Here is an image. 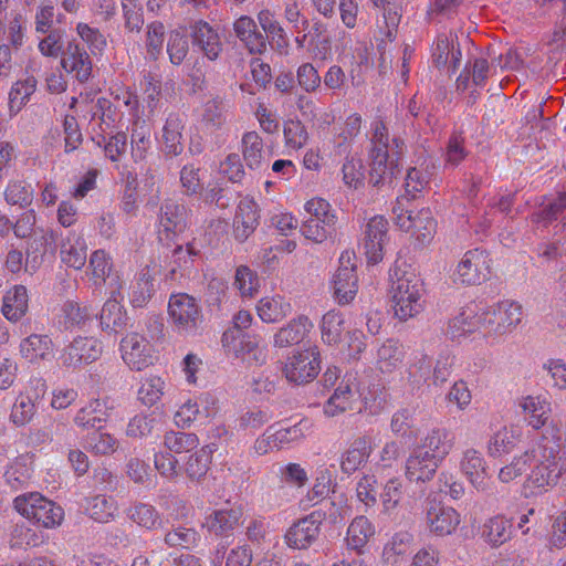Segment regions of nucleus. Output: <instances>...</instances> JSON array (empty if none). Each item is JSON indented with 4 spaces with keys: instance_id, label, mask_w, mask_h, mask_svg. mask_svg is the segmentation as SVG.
I'll list each match as a JSON object with an SVG mask.
<instances>
[{
    "instance_id": "f257e3e1",
    "label": "nucleus",
    "mask_w": 566,
    "mask_h": 566,
    "mask_svg": "<svg viewBox=\"0 0 566 566\" xmlns=\"http://www.w3.org/2000/svg\"><path fill=\"white\" fill-rule=\"evenodd\" d=\"M564 440L559 430L545 427L539 440L533 447L534 467L528 482L537 489L554 488L566 475V462H563Z\"/></svg>"
},
{
    "instance_id": "f03ea898",
    "label": "nucleus",
    "mask_w": 566,
    "mask_h": 566,
    "mask_svg": "<svg viewBox=\"0 0 566 566\" xmlns=\"http://www.w3.org/2000/svg\"><path fill=\"white\" fill-rule=\"evenodd\" d=\"M390 277L394 313L397 318L405 322L421 312L423 284L415 272L402 270L397 263L390 270Z\"/></svg>"
},
{
    "instance_id": "7ed1b4c3",
    "label": "nucleus",
    "mask_w": 566,
    "mask_h": 566,
    "mask_svg": "<svg viewBox=\"0 0 566 566\" xmlns=\"http://www.w3.org/2000/svg\"><path fill=\"white\" fill-rule=\"evenodd\" d=\"M371 144L369 182L378 188L391 186L401 169L398 158L389 155V136L382 122L375 123Z\"/></svg>"
},
{
    "instance_id": "20e7f679",
    "label": "nucleus",
    "mask_w": 566,
    "mask_h": 566,
    "mask_svg": "<svg viewBox=\"0 0 566 566\" xmlns=\"http://www.w3.org/2000/svg\"><path fill=\"white\" fill-rule=\"evenodd\" d=\"M13 503L21 515L45 528L60 525L64 517L63 509L40 493L19 495Z\"/></svg>"
},
{
    "instance_id": "39448f33",
    "label": "nucleus",
    "mask_w": 566,
    "mask_h": 566,
    "mask_svg": "<svg viewBox=\"0 0 566 566\" xmlns=\"http://www.w3.org/2000/svg\"><path fill=\"white\" fill-rule=\"evenodd\" d=\"M523 319L520 303L504 300L482 312V327L489 335L502 336L513 332Z\"/></svg>"
},
{
    "instance_id": "423d86ee",
    "label": "nucleus",
    "mask_w": 566,
    "mask_h": 566,
    "mask_svg": "<svg viewBox=\"0 0 566 566\" xmlns=\"http://www.w3.org/2000/svg\"><path fill=\"white\" fill-rule=\"evenodd\" d=\"M490 274V254L476 248L464 253L453 272V281L463 285H478L485 282Z\"/></svg>"
},
{
    "instance_id": "0eeeda50",
    "label": "nucleus",
    "mask_w": 566,
    "mask_h": 566,
    "mask_svg": "<svg viewBox=\"0 0 566 566\" xmlns=\"http://www.w3.org/2000/svg\"><path fill=\"white\" fill-rule=\"evenodd\" d=\"M48 386L44 379H31L24 391L20 392L11 408L10 420L17 427L30 423L36 415L40 402L45 397Z\"/></svg>"
},
{
    "instance_id": "6e6552de",
    "label": "nucleus",
    "mask_w": 566,
    "mask_h": 566,
    "mask_svg": "<svg viewBox=\"0 0 566 566\" xmlns=\"http://www.w3.org/2000/svg\"><path fill=\"white\" fill-rule=\"evenodd\" d=\"M221 342L228 353H232L249 366H260L266 360V354L260 347L256 336L239 333L235 329H228L223 333Z\"/></svg>"
},
{
    "instance_id": "1a4fd4ad",
    "label": "nucleus",
    "mask_w": 566,
    "mask_h": 566,
    "mask_svg": "<svg viewBox=\"0 0 566 566\" xmlns=\"http://www.w3.org/2000/svg\"><path fill=\"white\" fill-rule=\"evenodd\" d=\"M169 315L180 332L193 334L202 323V313L195 297L179 293L168 304Z\"/></svg>"
},
{
    "instance_id": "9d476101",
    "label": "nucleus",
    "mask_w": 566,
    "mask_h": 566,
    "mask_svg": "<svg viewBox=\"0 0 566 566\" xmlns=\"http://www.w3.org/2000/svg\"><path fill=\"white\" fill-rule=\"evenodd\" d=\"M319 371V354L314 349L298 352L287 358L283 373L290 382L303 385L312 381Z\"/></svg>"
},
{
    "instance_id": "9b49d317",
    "label": "nucleus",
    "mask_w": 566,
    "mask_h": 566,
    "mask_svg": "<svg viewBox=\"0 0 566 566\" xmlns=\"http://www.w3.org/2000/svg\"><path fill=\"white\" fill-rule=\"evenodd\" d=\"M102 354L101 343L93 337H76L61 353L59 360L66 368H77L98 359Z\"/></svg>"
},
{
    "instance_id": "f8f14e48",
    "label": "nucleus",
    "mask_w": 566,
    "mask_h": 566,
    "mask_svg": "<svg viewBox=\"0 0 566 566\" xmlns=\"http://www.w3.org/2000/svg\"><path fill=\"white\" fill-rule=\"evenodd\" d=\"M426 522L431 533L439 536L452 534L460 524V514L436 499L426 501Z\"/></svg>"
},
{
    "instance_id": "ddd939ff",
    "label": "nucleus",
    "mask_w": 566,
    "mask_h": 566,
    "mask_svg": "<svg viewBox=\"0 0 566 566\" xmlns=\"http://www.w3.org/2000/svg\"><path fill=\"white\" fill-rule=\"evenodd\" d=\"M189 36L192 45L198 48L209 61H217L220 57L223 44L218 30L210 23L201 19L191 22Z\"/></svg>"
},
{
    "instance_id": "4468645a",
    "label": "nucleus",
    "mask_w": 566,
    "mask_h": 566,
    "mask_svg": "<svg viewBox=\"0 0 566 566\" xmlns=\"http://www.w3.org/2000/svg\"><path fill=\"white\" fill-rule=\"evenodd\" d=\"M120 352L130 369L143 370L154 360L151 344L138 333H129L122 339Z\"/></svg>"
},
{
    "instance_id": "2eb2a0df",
    "label": "nucleus",
    "mask_w": 566,
    "mask_h": 566,
    "mask_svg": "<svg viewBox=\"0 0 566 566\" xmlns=\"http://www.w3.org/2000/svg\"><path fill=\"white\" fill-rule=\"evenodd\" d=\"M387 232L388 221L382 216H375L367 222L360 244L369 263L376 264L382 260Z\"/></svg>"
},
{
    "instance_id": "dca6fc26",
    "label": "nucleus",
    "mask_w": 566,
    "mask_h": 566,
    "mask_svg": "<svg viewBox=\"0 0 566 566\" xmlns=\"http://www.w3.org/2000/svg\"><path fill=\"white\" fill-rule=\"evenodd\" d=\"M323 515L319 511H314L294 523L285 534L286 544L297 549L312 545L319 534Z\"/></svg>"
},
{
    "instance_id": "f3484780",
    "label": "nucleus",
    "mask_w": 566,
    "mask_h": 566,
    "mask_svg": "<svg viewBox=\"0 0 566 566\" xmlns=\"http://www.w3.org/2000/svg\"><path fill=\"white\" fill-rule=\"evenodd\" d=\"M455 38L457 35L452 32L440 33L431 48L432 64L439 70L447 67L450 74L455 73L462 59L459 44L455 46L454 43Z\"/></svg>"
},
{
    "instance_id": "a211bd4d",
    "label": "nucleus",
    "mask_w": 566,
    "mask_h": 566,
    "mask_svg": "<svg viewBox=\"0 0 566 566\" xmlns=\"http://www.w3.org/2000/svg\"><path fill=\"white\" fill-rule=\"evenodd\" d=\"M398 227L403 231H411L417 241L426 244L433 238L437 223L429 209H421L416 214L412 211L400 213Z\"/></svg>"
},
{
    "instance_id": "6ab92c4d",
    "label": "nucleus",
    "mask_w": 566,
    "mask_h": 566,
    "mask_svg": "<svg viewBox=\"0 0 566 566\" xmlns=\"http://www.w3.org/2000/svg\"><path fill=\"white\" fill-rule=\"evenodd\" d=\"M61 65L67 73H74L80 83L87 82L92 75V60L76 41L67 42L62 51Z\"/></svg>"
},
{
    "instance_id": "aec40b11",
    "label": "nucleus",
    "mask_w": 566,
    "mask_h": 566,
    "mask_svg": "<svg viewBox=\"0 0 566 566\" xmlns=\"http://www.w3.org/2000/svg\"><path fill=\"white\" fill-rule=\"evenodd\" d=\"M243 511L240 506L226 507L212 511L202 524L207 531L219 537H228L242 524Z\"/></svg>"
},
{
    "instance_id": "412c9836",
    "label": "nucleus",
    "mask_w": 566,
    "mask_h": 566,
    "mask_svg": "<svg viewBox=\"0 0 566 566\" xmlns=\"http://www.w3.org/2000/svg\"><path fill=\"white\" fill-rule=\"evenodd\" d=\"M259 219L256 202L249 198L242 199L237 207L233 219L234 239L240 243L245 242L258 228Z\"/></svg>"
},
{
    "instance_id": "4be33fe9",
    "label": "nucleus",
    "mask_w": 566,
    "mask_h": 566,
    "mask_svg": "<svg viewBox=\"0 0 566 566\" xmlns=\"http://www.w3.org/2000/svg\"><path fill=\"white\" fill-rule=\"evenodd\" d=\"M453 448L452 434L443 428H433L420 440L415 450L441 463Z\"/></svg>"
},
{
    "instance_id": "5701e85b",
    "label": "nucleus",
    "mask_w": 566,
    "mask_h": 566,
    "mask_svg": "<svg viewBox=\"0 0 566 566\" xmlns=\"http://www.w3.org/2000/svg\"><path fill=\"white\" fill-rule=\"evenodd\" d=\"M373 451V439L369 436L357 437L340 457V470L352 474L364 467Z\"/></svg>"
},
{
    "instance_id": "b1692460",
    "label": "nucleus",
    "mask_w": 566,
    "mask_h": 566,
    "mask_svg": "<svg viewBox=\"0 0 566 566\" xmlns=\"http://www.w3.org/2000/svg\"><path fill=\"white\" fill-rule=\"evenodd\" d=\"M440 463L426 453L413 449L405 465V475L409 482L426 483L433 479Z\"/></svg>"
},
{
    "instance_id": "393cba45",
    "label": "nucleus",
    "mask_w": 566,
    "mask_h": 566,
    "mask_svg": "<svg viewBox=\"0 0 566 566\" xmlns=\"http://www.w3.org/2000/svg\"><path fill=\"white\" fill-rule=\"evenodd\" d=\"M108 417L106 402L93 399L77 410L73 422L82 431H99Z\"/></svg>"
},
{
    "instance_id": "a878e982",
    "label": "nucleus",
    "mask_w": 566,
    "mask_h": 566,
    "mask_svg": "<svg viewBox=\"0 0 566 566\" xmlns=\"http://www.w3.org/2000/svg\"><path fill=\"white\" fill-rule=\"evenodd\" d=\"M461 470L478 491H485L489 488L490 474L479 451L469 449L463 453Z\"/></svg>"
},
{
    "instance_id": "bb28decb",
    "label": "nucleus",
    "mask_w": 566,
    "mask_h": 566,
    "mask_svg": "<svg viewBox=\"0 0 566 566\" xmlns=\"http://www.w3.org/2000/svg\"><path fill=\"white\" fill-rule=\"evenodd\" d=\"M184 119L179 114L167 116L161 134V150L167 157H177L184 151Z\"/></svg>"
},
{
    "instance_id": "cd10ccee",
    "label": "nucleus",
    "mask_w": 566,
    "mask_h": 566,
    "mask_svg": "<svg viewBox=\"0 0 566 566\" xmlns=\"http://www.w3.org/2000/svg\"><path fill=\"white\" fill-rule=\"evenodd\" d=\"M313 328V323L306 315H298L281 327L273 337V345L285 348L300 344Z\"/></svg>"
},
{
    "instance_id": "c85d7f7f",
    "label": "nucleus",
    "mask_w": 566,
    "mask_h": 566,
    "mask_svg": "<svg viewBox=\"0 0 566 566\" xmlns=\"http://www.w3.org/2000/svg\"><path fill=\"white\" fill-rule=\"evenodd\" d=\"M356 387V373H346L339 384L334 388V394L324 405V412L334 417L348 409L353 397V388Z\"/></svg>"
},
{
    "instance_id": "c756f323",
    "label": "nucleus",
    "mask_w": 566,
    "mask_h": 566,
    "mask_svg": "<svg viewBox=\"0 0 566 566\" xmlns=\"http://www.w3.org/2000/svg\"><path fill=\"white\" fill-rule=\"evenodd\" d=\"M241 150L247 167L251 170H263L269 166L263 139L256 132H248L241 140Z\"/></svg>"
},
{
    "instance_id": "7c9ffc66",
    "label": "nucleus",
    "mask_w": 566,
    "mask_h": 566,
    "mask_svg": "<svg viewBox=\"0 0 566 566\" xmlns=\"http://www.w3.org/2000/svg\"><path fill=\"white\" fill-rule=\"evenodd\" d=\"M155 293V275L147 265L143 268L129 287V302L135 308L145 307Z\"/></svg>"
},
{
    "instance_id": "2f4dec72",
    "label": "nucleus",
    "mask_w": 566,
    "mask_h": 566,
    "mask_svg": "<svg viewBox=\"0 0 566 566\" xmlns=\"http://www.w3.org/2000/svg\"><path fill=\"white\" fill-rule=\"evenodd\" d=\"M159 221L165 231L182 232L188 223V209L181 202L166 199L160 207Z\"/></svg>"
},
{
    "instance_id": "473e14b6",
    "label": "nucleus",
    "mask_w": 566,
    "mask_h": 566,
    "mask_svg": "<svg viewBox=\"0 0 566 566\" xmlns=\"http://www.w3.org/2000/svg\"><path fill=\"white\" fill-rule=\"evenodd\" d=\"M522 440V430L516 426L503 427L497 430L488 443V452L493 458L512 452Z\"/></svg>"
},
{
    "instance_id": "72a5a7b5",
    "label": "nucleus",
    "mask_w": 566,
    "mask_h": 566,
    "mask_svg": "<svg viewBox=\"0 0 566 566\" xmlns=\"http://www.w3.org/2000/svg\"><path fill=\"white\" fill-rule=\"evenodd\" d=\"M258 21L265 33L264 36L266 42H269L273 49L283 51L289 48V38L286 32L271 10H261L258 13Z\"/></svg>"
},
{
    "instance_id": "f704fd0d",
    "label": "nucleus",
    "mask_w": 566,
    "mask_h": 566,
    "mask_svg": "<svg viewBox=\"0 0 566 566\" xmlns=\"http://www.w3.org/2000/svg\"><path fill=\"white\" fill-rule=\"evenodd\" d=\"M83 509L92 520L98 523H108L114 520L118 511L116 500L105 494L86 497Z\"/></svg>"
},
{
    "instance_id": "c9c22d12",
    "label": "nucleus",
    "mask_w": 566,
    "mask_h": 566,
    "mask_svg": "<svg viewBox=\"0 0 566 566\" xmlns=\"http://www.w3.org/2000/svg\"><path fill=\"white\" fill-rule=\"evenodd\" d=\"M93 316H97V314L91 306L81 305L75 301H66L61 308L59 327L64 331L81 327Z\"/></svg>"
},
{
    "instance_id": "e433bc0d",
    "label": "nucleus",
    "mask_w": 566,
    "mask_h": 566,
    "mask_svg": "<svg viewBox=\"0 0 566 566\" xmlns=\"http://www.w3.org/2000/svg\"><path fill=\"white\" fill-rule=\"evenodd\" d=\"M53 352V342L49 335L32 334L20 343V353L29 361L45 360Z\"/></svg>"
},
{
    "instance_id": "4c0bfd02",
    "label": "nucleus",
    "mask_w": 566,
    "mask_h": 566,
    "mask_svg": "<svg viewBox=\"0 0 566 566\" xmlns=\"http://www.w3.org/2000/svg\"><path fill=\"white\" fill-rule=\"evenodd\" d=\"M28 291L23 285H15L3 296L2 313L7 319L18 322L28 311Z\"/></svg>"
},
{
    "instance_id": "58836bf2",
    "label": "nucleus",
    "mask_w": 566,
    "mask_h": 566,
    "mask_svg": "<svg viewBox=\"0 0 566 566\" xmlns=\"http://www.w3.org/2000/svg\"><path fill=\"white\" fill-rule=\"evenodd\" d=\"M126 516L139 527L148 531L157 530L163 523L161 515L157 509L144 502H134L126 510Z\"/></svg>"
},
{
    "instance_id": "ea45409f",
    "label": "nucleus",
    "mask_w": 566,
    "mask_h": 566,
    "mask_svg": "<svg viewBox=\"0 0 566 566\" xmlns=\"http://www.w3.org/2000/svg\"><path fill=\"white\" fill-rule=\"evenodd\" d=\"M334 294L339 304L350 303L358 291V276L356 272L347 269H337L334 280Z\"/></svg>"
},
{
    "instance_id": "a19ab883",
    "label": "nucleus",
    "mask_w": 566,
    "mask_h": 566,
    "mask_svg": "<svg viewBox=\"0 0 566 566\" xmlns=\"http://www.w3.org/2000/svg\"><path fill=\"white\" fill-rule=\"evenodd\" d=\"M374 533L375 527L366 516L355 517L347 528V547L360 553Z\"/></svg>"
},
{
    "instance_id": "79ce46f5",
    "label": "nucleus",
    "mask_w": 566,
    "mask_h": 566,
    "mask_svg": "<svg viewBox=\"0 0 566 566\" xmlns=\"http://www.w3.org/2000/svg\"><path fill=\"white\" fill-rule=\"evenodd\" d=\"M384 510L391 512L398 506H410V495L407 493V489L403 488L402 482L397 479H390L384 486L380 494Z\"/></svg>"
},
{
    "instance_id": "37998d69",
    "label": "nucleus",
    "mask_w": 566,
    "mask_h": 566,
    "mask_svg": "<svg viewBox=\"0 0 566 566\" xmlns=\"http://www.w3.org/2000/svg\"><path fill=\"white\" fill-rule=\"evenodd\" d=\"M482 327V313L476 315L470 308L463 310L459 315L450 319L448 334L458 338L473 333Z\"/></svg>"
},
{
    "instance_id": "c03bdc74",
    "label": "nucleus",
    "mask_w": 566,
    "mask_h": 566,
    "mask_svg": "<svg viewBox=\"0 0 566 566\" xmlns=\"http://www.w3.org/2000/svg\"><path fill=\"white\" fill-rule=\"evenodd\" d=\"M413 536L409 532H398L384 547V558L388 564L396 565L410 553Z\"/></svg>"
},
{
    "instance_id": "a18cd8bd",
    "label": "nucleus",
    "mask_w": 566,
    "mask_h": 566,
    "mask_svg": "<svg viewBox=\"0 0 566 566\" xmlns=\"http://www.w3.org/2000/svg\"><path fill=\"white\" fill-rule=\"evenodd\" d=\"M403 347L394 339H387L377 352V367L381 373H391L403 359Z\"/></svg>"
},
{
    "instance_id": "49530a36",
    "label": "nucleus",
    "mask_w": 566,
    "mask_h": 566,
    "mask_svg": "<svg viewBox=\"0 0 566 566\" xmlns=\"http://www.w3.org/2000/svg\"><path fill=\"white\" fill-rule=\"evenodd\" d=\"M99 322L104 329L119 333L127 324V316L116 300H107L99 313Z\"/></svg>"
},
{
    "instance_id": "de8ad7c7",
    "label": "nucleus",
    "mask_w": 566,
    "mask_h": 566,
    "mask_svg": "<svg viewBox=\"0 0 566 566\" xmlns=\"http://www.w3.org/2000/svg\"><path fill=\"white\" fill-rule=\"evenodd\" d=\"M512 522L503 516H494L483 525L482 535L493 546H500L512 536Z\"/></svg>"
},
{
    "instance_id": "09e8293b",
    "label": "nucleus",
    "mask_w": 566,
    "mask_h": 566,
    "mask_svg": "<svg viewBox=\"0 0 566 566\" xmlns=\"http://www.w3.org/2000/svg\"><path fill=\"white\" fill-rule=\"evenodd\" d=\"M433 166L421 165L419 167L409 168L405 178L406 196L410 199H416L417 193L421 192L431 180L433 175Z\"/></svg>"
},
{
    "instance_id": "8fccbe9b",
    "label": "nucleus",
    "mask_w": 566,
    "mask_h": 566,
    "mask_svg": "<svg viewBox=\"0 0 566 566\" xmlns=\"http://www.w3.org/2000/svg\"><path fill=\"white\" fill-rule=\"evenodd\" d=\"M337 219L305 220L301 227L302 234L315 242L322 243L336 232Z\"/></svg>"
},
{
    "instance_id": "3c124183",
    "label": "nucleus",
    "mask_w": 566,
    "mask_h": 566,
    "mask_svg": "<svg viewBox=\"0 0 566 566\" xmlns=\"http://www.w3.org/2000/svg\"><path fill=\"white\" fill-rule=\"evenodd\" d=\"M322 339L328 345H335L342 340L345 331V321L340 313L335 311L327 312L321 324Z\"/></svg>"
},
{
    "instance_id": "603ef678",
    "label": "nucleus",
    "mask_w": 566,
    "mask_h": 566,
    "mask_svg": "<svg viewBox=\"0 0 566 566\" xmlns=\"http://www.w3.org/2000/svg\"><path fill=\"white\" fill-rule=\"evenodd\" d=\"M164 444L170 453H185L196 450L199 446L197 434L182 431H169L164 437Z\"/></svg>"
},
{
    "instance_id": "864d4df0",
    "label": "nucleus",
    "mask_w": 566,
    "mask_h": 566,
    "mask_svg": "<svg viewBox=\"0 0 566 566\" xmlns=\"http://www.w3.org/2000/svg\"><path fill=\"white\" fill-rule=\"evenodd\" d=\"M35 88L36 80L33 76L15 82L9 93L10 111L13 113L20 112L35 92Z\"/></svg>"
},
{
    "instance_id": "5fc2aeb1",
    "label": "nucleus",
    "mask_w": 566,
    "mask_h": 566,
    "mask_svg": "<svg viewBox=\"0 0 566 566\" xmlns=\"http://www.w3.org/2000/svg\"><path fill=\"white\" fill-rule=\"evenodd\" d=\"M521 407L528 415V424L534 429L546 426L548 419L549 405L538 397H526L523 399Z\"/></svg>"
},
{
    "instance_id": "6e6d98bb",
    "label": "nucleus",
    "mask_w": 566,
    "mask_h": 566,
    "mask_svg": "<svg viewBox=\"0 0 566 566\" xmlns=\"http://www.w3.org/2000/svg\"><path fill=\"white\" fill-rule=\"evenodd\" d=\"M534 459L533 448L531 450H526L518 457H514L510 464L500 470L499 479L504 483L515 480L528 471L532 464H534Z\"/></svg>"
},
{
    "instance_id": "4d7b16f0",
    "label": "nucleus",
    "mask_w": 566,
    "mask_h": 566,
    "mask_svg": "<svg viewBox=\"0 0 566 566\" xmlns=\"http://www.w3.org/2000/svg\"><path fill=\"white\" fill-rule=\"evenodd\" d=\"M61 260L64 264L75 270H80L86 262V245L83 240L77 238L74 242L70 239L61 245Z\"/></svg>"
},
{
    "instance_id": "13d9d810",
    "label": "nucleus",
    "mask_w": 566,
    "mask_h": 566,
    "mask_svg": "<svg viewBox=\"0 0 566 566\" xmlns=\"http://www.w3.org/2000/svg\"><path fill=\"white\" fill-rule=\"evenodd\" d=\"M377 8H381L384 21L387 28L386 38L392 41L397 35V29L400 22V3L399 0H373Z\"/></svg>"
},
{
    "instance_id": "bf43d9fd",
    "label": "nucleus",
    "mask_w": 566,
    "mask_h": 566,
    "mask_svg": "<svg viewBox=\"0 0 566 566\" xmlns=\"http://www.w3.org/2000/svg\"><path fill=\"white\" fill-rule=\"evenodd\" d=\"M164 541L169 547L190 549L198 545L200 535L195 528L178 526L167 532Z\"/></svg>"
},
{
    "instance_id": "052dcab7",
    "label": "nucleus",
    "mask_w": 566,
    "mask_h": 566,
    "mask_svg": "<svg viewBox=\"0 0 566 566\" xmlns=\"http://www.w3.org/2000/svg\"><path fill=\"white\" fill-rule=\"evenodd\" d=\"M167 53L171 64L177 66L182 64L189 54L187 35L179 30L170 31L167 41Z\"/></svg>"
},
{
    "instance_id": "680f3d73",
    "label": "nucleus",
    "mask_w": 566,
    "mask_h": 566,
    "mask_svg": "<svg viewBox=\"0 0 566 566\" xmlns=\"http://www.w3.org/2000/svg\"><path fill=\"white\" fill-rule=\"evenodd\" d=\"M211 463L210 453L201 448L192 453L185 465L187 476L192 481H200L206 476Z\"/></svg>"
},
{
    "instance_id": "e2e57ef3",
    "label": "nucleus",
    "mask_w": 566,
    "mask_h": 566,
    "mask_svg": "<svg viewBox=\"0 0 566 566\" xmlns=\"http://www.w3.org/2000/svg\"><path fill=\"white\" fill-rule=\"evenodd\" d=\"M566 208V192H562L557 196V198L549 200L547 203L543 205L539 211L534 212L531 216V220L533 223L547 224L553 220H556L559 213Z\"/></svg>"
},
{
    "instance_id": "0e129e2a",
    "label": "nucleus",
    "mask_w": 566,
    "mask_h": 566,
    "mask_svg": "<svg viewBox=\"0 0 566 566\" xmlns=\"http://www.w3.org/2000/svg\"><path fill=\"white\" fill-rule=\"evenodd\" d=\"M165 27L160 21L147 25L146 50L150 60L157 61L163 51Z\"/></svg>"
},
{
    "instance_id": "69168bd1",
    "label": "nucleus",
    "mask_w": 566,
    "mask_h": 566,
    "mask_svg": "<svg viewBox=\"0 0 566 566\" xmlns=\"http://www.w3.org/2000/svg\"><path fill=\"white\" fill-rule=\"evenodd\" d=\"M413 427V412L410 409L401 408L392 415L390 421V429L395 436L401 438L415 437Z\"/></svg>"
},
{
    "instance_id": "338daca9",
    "label": "nucleus",
    "mask_w": 566,
    "mask_h": 566,
    "mask_svg": "<svg viewBox=\"0 0 566 566\" xmlns=\"http://www.w3.org/2000/svg\"><path fill=\"white\" fill-rule=\"evenodd\" d=\"M164 380L160 377L153 376L146 378L139 389L138 397L146 406H154L164 394Z\"/></svg>"
},
{
    "instance_id": "774afa93",
    "label": "nucleus",
    "mask_w": 566,
    "mask_h": 566,
    "mask_svg": "<svg viewBox=\"0 0 566 566\" xmlns=\"http://www.w3.org/2000/svg\"><path fill=\"white\" fill-rule=\"evenodd\" d=\"M285 144L293 149L302 148L308 138L305 126L298 119H289L283 129Z\"/></svg>"
}]
</instances>
